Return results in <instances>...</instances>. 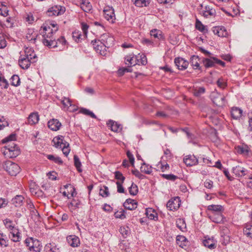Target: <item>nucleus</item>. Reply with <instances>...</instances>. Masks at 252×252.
<instances>
[{
  "mask_svg": "<svg viewBox=\"0 0 252 252\" xmlns=\"http://www.w3.org/2000/svg\"><path fill=\"white\" fill-rule=\"evenodd\" d=\"M16 139V135L11 134L8 137L2 140L3 143L9 142V144L5 146V150L3 151V154L9 158H14L18 156L20 153L18 147L12 141Z\"/></svg>",
  "mask_w": 252,
  "mask_h": 252,
  "instance_id": "1",
  "label": "nucleus"
},
{
  "mask_svg": "<svg viewBox=\"0 0 252 252\" xmlns=\"http://www.w3.org/2000/svg\"><path fill=\"white\" fill-rule=\"evenodd\" d=\"M101 41L103 42L97 40H92V44L95 50L100 55H103L105 54L106 47L108 48L113 44L114 39L105 34L101 36Z\"/></svg>",
  "mask_w": 252,
  "mask_h": 252,
  "instance_id": "2",
  "label": "nucleus"
},
{
  "mask_svg": "<svg viewBox=\"0 0 252 252\" xmlns=\"http://www.w3.org/2000/svg\"><path fill=\"white\" fill-rule=\"evenodd\" d=\"M42 43L49 48H56L60 47V50H62L64 48L66 44V41L63 36L58 38L57 40L53 38V36L50 38H45L42 39Z\"/></svg>",
  "mask_w": 252,
  "mask_h": 252,
  "instance_id": "3",
  "label": "nucleus"
},
{
  "mask_svg": "<svg viewBox=\"0 0 252 252\" xmlns=\"http://www.w3.org/2000/svg\"><path fill=\"white\" fill-rule=\"evenodd\" d=\"M53 142L54 143V145L56 148H61L63 154L67 156L69 152L70 149L69 148V143L65 141L64 137L62 135H60L55 137Z\"/></svg>",
  "mask_w": 252,
  "mask_h": 252,
  "instance_id": "4",
  "label": "nucleus"
},
{
  "mask_svg": "<svg viewBox=\"0 0 252 252\" xmlns=\"http://www.w3.org/2000/svg\"><path fill=\"white\" fill-rule=\"evenodd\" d=\"M42 28L44 31L43 38L52 37L53 33L58 30L57 24L54 21H51L49 23H46L43 25Z\"/></svg>",
  "mask_w": 252,
  "mask_h": 252,
  "instance_id": "5",
  "label": "nucleus"
},
{
  "mask_svg": "<svg viewBox=\"0 0 252 252\" xmlns=\"http://www.w3.org/2000/svg\"><path fill=\"white\" fill-rule=\"evenodd\" d=\"M2 166L11 176H16L21 170L20 167L17 164L10 160L4 162Z\"/></svg>",
  "mask_w": 252,
  "mask_h": 252,
  "instance_id": "6",
  "label": "nucleus"
},
{
  "mask_svg": "<svg viewBox=\"0 0 252 252\" xmlns=\"http://www.w3.org/2000/svg\"><path fill=\"white\" fill-rule=\"evenodd\" d=\"M25 243L30 251L40 252L42 247L40 242L32 237L27 238L25 240Z\"/></svg>",
  "mask_w": 252,
  "mask_h": 252,
  "instance_id": "7",
  "label": "nucleus"
},
{
  "mask_svg": "<svg viewBox=\"0 0 252 252\" xmlns=\"http://www.w3.org/2000/svg\"><path fill=\"white\" fill-rule=\"evenodd\" d=\"M209 58H203L202 63L206 68L215 67L216 64H218L222 67L225 66V63L214 57H209Z\"/></svg>",
  "mask_w": 252,
  "mask_h": 252,
  "instance_id": "8",
  "label": "nucleus"
},
{
  "mask_svg": "<svg viewBox=\"0 0 252 252\" xmlns=\"http://www.w3.org/2000/svg\"><path fill=\"white\" fill-rule=\"evenodd\" d=\"M210 97L213 103L218 106H222L226 103L224 95L217 91L212 92Z\"/></svg>",
  "mask_w": 252,
  "mask_h": 252,
  "instance_id": "9",
  "label": "nucleus"
},
{
  "mask_svg": "<svg viewBox=\"0 0 252 252\" xmlns=\"http://www.w3.org/2000/svg\"><path fill=\"white\" fill-rule=\"evenodd\" d=\"M104 17L106 20L114 23L116 20L114 9L112 6H106L103 9Z\"/></svg>",
  "mask_w": 252,
  "mask_h": 252,
  "instance_id": "10",
  "label": "nucleus"
},
{
  "mask_svg": "<svg viewBox=\"0 0 252 252\" xmlns=\"http://www.w3.org/2000/svg\"><path fill=\"white\" fill-rule=\"evenodd\" d=\"M65 8L60 5H55L48 9L46 14L49 16H58L63 14Z\"/></svg>",
  "mask_w": 252,
  "mask_h": 252,
  "instance_id": "11",
  "label": "nucleus"
},
{
  "mask_svg": "<svg viewBox=\"0 0 252 252\" xmlns=\"http://www.w3.org/2000/svg\"><path fill=\"white\" fill-rule=\"evenodd\" d=\"M36 62V61H33V60H31L30 58H28V57H26V56L21 55L19 60V64L22 68L27 69L30 67L31 63H35Z\"/></svg>",
  "mask_w": 252,
  "mask_h": 252,
  "instance_id": "12",
  "label": "nucleus"
},
{
  "mask_svg": "<svg viewBox=\"0 0 252 252\" xmlns=\"http://www.w3.org/2000/svg\"><path fill=\"white\" fill-rule=\"evenodd\" d=\"M232 172L238 177H242L246 175L248 177L250 175L249 171L240 165L233 167Z\"/></svg>",
  "mask_w": 252,
  "mask_h": 252,
  "instance_id": "13",
  "label": "nucleus"
},
{
  "mask_svg": "<svg viewBox=\"0 0 252 252\" xmlns=\"http://www.w3.org/2000/svg\"><path fill=\"white\" fill-rule=\"evenodd\" d=\"M179 198L177 197L169 200L166 204L167 208L170 211L177 210L180 206Z\"/></svg>",
  "mask_w": 252,
  "mask_h": 252,
  "instance_id": "14",
  "label": "nucleus"
},
{
  "mask_svg": "<svg viewBox=\"0 0 252 252\" xmlns=\"http://www.w3.org/2000/svg\"><path fill=\"white\" fill-rule=\"evenodd\" d=\"M174 63L179 70L186 69L189 65V62L184 59L181 57H177L174 59Z\"/></svg>",
  "mask_w": 252,
  "mask_h": 252,
  "instance_id": "15",
  "label": "nucleus"
},
{
  "mask_svg": "<svg viewBox=\"0 0 252 252\" xmlns=\"http://www.w3.org/2000/svg\"><path fill=\"white\" fill-rule=\"evenodd\" d=\"M203 245L211 250L214 249L217 246V241L213 237L210 238L208 236L204 237V239L202 241Z\"/></svg>",
  "mask_w": 252,
  "mask_h": 252,
  "instance_id": "16",
  "label": "nucleus"
},
{
  "mask_svg": "<svg viewBox=\"0 0 252 252\" xmlns=\"http://www.w3.org/2000/svg\"><path fill=\"white\" fill-rule=\"evenodd\" d=\"M62 103L63 104V108L65 110L73 112L77 110V109L75 108V105H73L72 104L71 99L68 97H64L62 100Z\"/></svg>",
  "mask_w": 252,
  "mask_h": 252,
  "instance_id": "17",
  "label": "nucleus"
},
{
  "mask_svg": "<svg viewBox=\"0 0 252 252\" xmlns=\"http://www.w3.org/2000/svg\"><path fill=\"white\" fill-rule=\"evenodd\" d=\"M215 34L220 37H227L228 35V32L224 27L217 26L213 28L212 30Z\"/></svg>",
  "mask_w": 252,
  "mask_h": 252,
  "instance_id": "18",
  "label": "nucleus"
},
{
  "mask_svg": "<svg viewBox=\"0 0 252 252\" xmlns=\"http://www.w3.org/2000/svg\"><path fill=\"white\" fill-rule=\"evenodd\" d=\"M200 13L205 18L214 17L216 13L215 9L211 8L209 6H206L204 9L200 11Z\"/></svg>",
  "mask_w": 252,
  "mask_h": 252,
  "instance_id": "19",
  "label": "nucleus"
},
{
  "mask_svg": "<svg viewBox=\"0 0 252 252\" xmlns=\"http://www.w3.org/2000/svg\"><path fill=\"white\" fill-rule=\"evenodd\" d=\"M184 162L187 166H192L196 165L198 160L194 155H189L184 158Z\"/></svg>",
  "mask_w": 252,
  "mask_h": 252,
  "instance_id": "20",
  "label": "nucleus"
},
{
  "mask_svg": "<svg viewBox=\"0 0 252 252\" xmlns=\"http://www.w3.org/2000/svg\"><path fill=\"white\" fill-rule=\"evenodd\" d=\"M123 206L126 209L133 210L137 208V202L134 199L128 198L124 203Z\"/></svg>",
  "mask_w": 252,
  "mask_h": 252,
  "instance_id": "21",
  "label": "nucleus"
},
{
  "mask_svg": "<svg viewBox=\"0 0 252 252\" xmlns=\"http://www.w3.org/2000/svg\"><path fill=\"white\" fill-rule=\"evenodd\" d=\"M66 241L69 245L72 247H77L80 244V239L76 235H69L66 237Z\"/></svg>",
  "mask_w": 252,
  "mask_h": 252,
  "instance_id": "22",
  "label": "nucleus"
},
{
  "mask_svg": "<svg viewBox=\"0 0 252 252\" xmlns=\"http://www.w3.org/2000/svg\"><path fill=\"white\" fill-rule=\"evenodd\" d=\"M61 126V123L57 119H53L48 122V127L53 131L59 130Z\"/></svg>",
  "mask_w": 252,
  "mask_h": 252,
  "instance_id": "23",
  "label": "nucleus"
},
{
  "mask_svg": "<svg viewBox=\"0 0 252 252\" xmlns=\"http://www.w3.org/2000/svg\"><path fill=\"white\" fill-rule=\"evenodd\" d=\"M107 125L108 126L111 127V129L113 131L119 132L122 130V125L113 120H109Z\"/></svg>",
  "mask_w": 252,
  "mask_h": 252,
  "instance_id": "24",
  "label": "nucleus"
},
{
  "mask_svg": "<svg viewBox=\"0 0 252 252\" xmlns=\"http://www.w3.org/2000/svg\"><path fill=\"white\" fill-rule=\"evenodd\" d=\"M231 116L233 119L239 120L243 114V110L237 107H233L231 109Z\"/></svg>",
  "mask_w": 252,
  "mask_h": 252,
  "instance_id": "25",
  "label": "nucleus"
},
{
  "mask_svg": "<svg viewBox=\"0 0 252 252\" xmlns=\"http://www.w3.org/2000/svg\"><path fill=\"white\" fill-rule=\"evenodd\" d=\"M24 55H22L28 57V58H30L31 60H33V61H37V56L32 48L31 47H26L24 50Z\"/></svg>",
  "mask_w": 252,
  "mask_h": 252,
  "instance_id": "26",
  "label": "nucleus"
},
{
  "mask_svg": "<svg viewBox=\"0 0 252 252\" xmlns=\"http://www.w3.org/2000/svg\"><path fill=\"white\" fill-rule=\"evenodd\" d=\"M37 33L33 29H28L27 34L26 38L32 43H34L37 37Z\"/></svg>",
  "mask_w": 252,
  "mask_h": 252,
  "instance_id": "27",
  "label": "nucleus"
},
{
  "mask_svg": "<svg viewBox=\"0 0 252 252\" xmlns=\"http://www.w3.org/2000/svg\"><path fill=\"white\" fill-rule=\"evenodd\" d=\"M39 120V116L37 112H33L30 114L28 119V124L33 125L37 124Z\"/></svg>",
  "mask_w": 252,
  "mask_h": 252,
  "instance_id": "28",
  "label": "nucleus"
},
{
  "mask_svg": "<svg viewBox=\"0 0 252 252\" xmlns=\"http://www.w3.org/2000/svg\"><path fill=\"white\" fill-rule=\"evenodd\" d=\"M24 197L21 195H17L11 200L12 204L15 207H19L23 205Z\"/></svg>",
  "mask_w": 252,
  "mask_h": 252,
  "instance_id": "29",
  "label": "nucleus"
},
{
  "mask_svg": "<svg viewBox=\"0 0 252 252\" xmlns=\"http://www.w3.org/2000/svg\"><path fill=\"white\" fill-rule=\"evenodd\" d=\"M80 7L85 12H89L92 9V4L88 0H82L80 3Z\"/></svg>",
  "mask_w": 252,
  "mask_h": 252,
  "instance_id": "30",
  "label": "nucleus"
},
{
  "mask_svg": "<svg viewBox=\"0 0 252 252\" xmlns=\"http://www.w3.org/2000/svg\"><path fill=\"white\" fill-rule=\"evenodd\" d=\"M134 55H129L125 58L126 64L128 66H134L137 64L136 59Z\"/></svg>",
  "mask_w": 252,
  "mask_h": 252,
  "instance_id": "31",
  "label": "nucleus"
},
{
  "mask_svg": "<svg viewBox=\"0 0 252 252\" xmlns=\"http://www.w3.org/2000/svg\"><path fill=\"white\" fill-rule=\"evenodd\" d=\"M199 58L198 56L193 55L190 58V63L194 69H198L201 70V67L199 63Z\"/></svg>",
  "mask_w": 252,
  "mask_h": 252,
  "instance_id": "32",
  "label": "nucleus"
},
{
  "mask_svg": "<svg viewBox=\"0 0 252 252\" xmlns=\"http://www.w3.org/2000/svg\"><path fill=\"white\" fill-rule=\"evenodd\" d=\"M45 252H60L59 248H57L55 243H49L44 247Z\"/></svg>",
  "mask_w": 252,
  "mask_h": 252,
  "instance_id": "33",
  "label": "nucleus"
},
{
  "mask_svg": "<svg viewBox=\"0 0 252 252\" xmlns=\"http://www.w3.org/2000/svg\"><path fill=\"white\" fill-rule=\"evenodd\" d=\"M208 210L216 214H220L223 210V208L220 205H211L208 206Z\"/></svg>",
  "mask_w": 252,
  "mask_h": 252,
  "instance_id": "34",
  "label": "nucleus"
},
{
  "mask_svg": "<svg viewBox=\"0 0 252 252\" xmlns=\"http://www.w3.org/2000/svg\"><path fill=\"white\" fill-rule=\"evenodd\" d=\"M152 169L153 168L152 166L144 162L142 163L140 167L141 172L144 173L146 174H151L152 172Z\"/></svg>",
  "mask_w": 252,
  "mask_h": 252,
  "instance_id": "35",
  "label": "nucleus"
},
{
  "mask_svg": "<svg viewBox=\"0 0 252 252\" xmlns=\"http://www.w3.org/2000/svg\"><path fill=\"white\" fill-rule=\"evenodd\" d=\"M133 3L137 7H146L150 3V0H131Z\"/></svg>",
  "mask_w": 252,
  "mask_h": 252,
  "instance_id": "36",
  "label": "nucleus"
},
{
  "mask_svg": "<svg viewBox=\"0 0 252 252\" xmlns=\"http://www.w3.org/2000/svg\"><path fill=\"white\" fill-rule=\"evenodd\" d=\"M147 217L150 220H156L158 219V215L156 212L152 208H148L146 210Z\"/></svg>",
  "mask_w": 252,
  "mask_h": 252,
  "instance_id": "37",
  "label": "nucleus"
},
{
  "mask_svg": "<svg viewBox=\"0 0 252 252\" xmlns=\"http://www.w3.org/2000/svg\"><path fill=\"white\" fill-rule=\"evenodd\" d=\"M187 242V238L182 235H178L176 237V243L181 248L186 246Z\"/></svg>",
  "mask_w": 252,
  "mask_h": 252,
  "instance_id": "38",
  "label": "nucleus"
},
{
  "mask_svg": "<svg viewBox=\"0 0 252 252\" xmlns=\"http://www.w3.org/2000/svg\"><path fill=\"white\" fill-rule=\"evenodd\" d=\"M213 221L217 223H221L223 222V220L224 218L221 214H215L212 217Z\"/></svg>",
  "mask_w": 252,
  "mask_h": 252,
  "instance_id": "39",
  "label": "nucleus"
},
{
  "mask_svg": "<svg viewBox=\"0 0 252 252\" xmlns=\"http://www.w3.org/2000/svg\"><path fill=\"white\" fill-rule=\"evenodd\" d=\"M135 58L137 62V64L146 65L147 63L146 57L143 54H138V56H135Z\"/></svg>",
  "mask_w": 252,
  "mask_h": 252,
  "instance_id": "40",
  "label": "nucleus"
},
{
  "mask_svg": "<svg viewBox=\"0 0 252 252\" xmlns=\"http://www.w3.org/2000/svg\"><path fill=\"white\" fill-rule=\"evenodd\" d=\"M10 232L12 238L11 240L15 242H19L20 239V233L17 229H14Z\"/></svg>",
  "mask_w": 252,
  "mask_h": 252,
  "instance_id": "41",
  "label": "nucleus"
},
{
  "mask_svg": "<svg viewBox=\"0 0 252 252\" xmlns=\"http://www.w3.org/2000/svg\"><path fill=\"white\" fill-rule=\"evenodd\" d=\"M195 28L200 32L206 33L208 32L207 29L202 23L198 19H196L195 23Z\"/></svg>",
  "mask_w": 252,
  "mask_h": 252,
  "instance_id": "42",
  "label": "nucleus"
},
{
  "mask_svg": "<svg viewBox=\"0 0 252 252\" xmlns=\"http://www.w3.org/2000/svg\"><path fill=\"white\" fill-rule=\"evenodd\" d=\"M151 36L160 39L162 38V32L157 29H153L150 31Z\"/></svg>",
  "mask_w": 252,
  "mask_h": 252,
  "instance_id": "43",
  "label": "nucleus"
},
{
  "mask_svg": "<svg viewBox=\"0 0 252 252\" xmlns=\"http://www.w3.org/2000/svg\"><path fill=\"white\" fill-rule=\"evenodd\" d=\"M119 231L124 238H126L130 234V229L128 226H124L120 228Z\"/></svg>",
  "mask_w": 252,
  "mask_h": 252,
  "instance_id": "44",
  "label": "nucleus"
},
{
  "mask_svg": "<svg viewBox=\"0 0 252 252\" xmlns=\"http://www.w3.org/2000/svg\"><path fill=\"white\" fill-rule=\"evenodd\" d=\"M110 194L108 188L106 186H103L99 189V195L103 197H108Z\"/></svg>",
  "mask_w": 252,
  "mask_h": 252,
  "instance_id": "45",
  "label": "nucleus"
},
{
  "mask_svg": "<svg viewBox=\"0 0 252 252\" xmlns=\"http://www.w3.org/2000/svg\"><path fill=\"white\" fill-rule=\"evenodd\" d=\"M11 85L15 87L18 86L20 83V79L17 75H13L10 78Z\"/></svg>",
  "mask_w": 252,
  "mask_h": 252,
  "instance_id": "46",
  "label": "nucleus"
},
{
  "mask_svg": "<svg viewBox=\"0 0 252 252\" xmlns=\"http://www.w3.org/2000/svg\"><path fill=\"white\" fill-rule=\"evenodd\" d=\"M128 191L130 195H136L138 191L137 186L133 183H132L130 187L128 188Z\"/></svg>",
  "mask_w": 252,
  "mask_h": 252,
  "instance_id": "47",
  "label": "nucleus"
},
{
  "mask_svg": "<svg viewBox=\"0 0 252 252\" xmlns=\"http://www.w3.org/2000/svg\"><path fill=\"white\" fill-rule=\"evenodd\" d=\"M72 37L73 39L76 42H79L81 41V40L84 38L83 37V35H82L81 33L79 32H74L72 33Z\"/></svg>",
  "mask_w": 252,
  "mask_h": 252,
  "instance_id": "48",
  "label": "nucleus"
},
{
  "mask_svg": "<svg viewBox=\"0 0 252 252\" xmlns=\"http://www.w3.org/2000/svg\"><path fill=\"white\" fill-rule=\"evenodd\" d=\"M47 158L52 161H53L55 163L61 164L63 163V161L61 158L59 157H56L52 155H48L47 156Z\"/></svg>",
  "mask_w": 252,
  "mask_h": 252,
  "instance_id": "49",
  "label": "nucleus"
},
{
  "mask_svg": "<svg viewBox=\"0 0 252 252\" xmlns=\"http://www.w3.org/2000/svg\"><path fill=\"white\" fill-rule=\"evenodd\" d=\"M80 112L84 115L90 116L91 117L93 118H96V116L93 112L90 111L89 110L86 108H82L80 110Z\"/></svg>",
  "mask_w": 252,
  "mask_h": 252,
  "instance_id": "50",
  "label": "nucleus"
},
{
  "mask_svg": "<svg viewBox=\"0 0 252 252\" xmlns=\"http://www.w3.org/2000/svg\"><path fill=\"white\" fill-rule=\"evenodd\" d=\"M3 223L6 228L10 230H12L15 229L14 225H13L12 221L9 219H6L3 220Z\"/></svg>",
  "mask_w": 252,
  "mask_h": 252,
  "instance_id": "51",
  "label": "nucleus"
},
{
  "mask_svg": "<svg viewBox=\"0 0 252 252\" xmlns=\"http://www.w3.org/2000/svg\"><path fill=\"white\" fill-rule=\"evenodd\" d=\"M73 158H74V165H75V167H76L77 170L80 172H81L82 171V169H81V163L80 161L79 158H78V157L77 156L74 155Z\"/></svg>",
  "mask_w": 252,
  "mask_h": 252,
  "instance_id": "52",
  "label": "nucleus"
},
{
  "mask_svg": "<svg viewBox=\"0 0 252 252\" xmlns=\"http://www.w3.org/2000/svg\"><path fill=\"white\" fill-rule=\"evenodd\" d=\"M115 178L120 181V182L124 183L125 180V177L123 176V174L119 171H115L114 172Z\"/></svg>",
  "mask_w": 252,
  "mask_h": 252,
  "instance_id": "53",
  "label": "nucleus"
},
{
  "mask_svg": "<svg viewBox=\"0 0 252 252\" xmlns=\"http://www.w3.org/2000/svg\"><path fill=\"white\" fill-rule=\"evenodd\" d=\"M237 151L238 153L243 155H247L249 152L248 148L243 146H238L237 147Z\"/></svg>",
  "mask_w": 252,
  "mask_h": 252,
  "instance_id": "54",
  "label": "nucleus"
},
{
  "mask_svg": "<svg viewBox=\"0 0 252 252\" xmlns=\"http://www.w3.org/2000/svg\"><path fill=\"white\" fill-rule=\"evenodd\" d=\"M244 233L247 237L252 238V225H247L244 229Z\"/></svg>",
  "mask_w": 252,
  "mask_h": 252,
  "instance_id": "55",
  "label": "nucleus"
},
{
  "mask_svg": "<svg viewBox=\"0 0 252 252\" xmlns=\"http://www.w3.org/2000/svg\"><path fill=\"white\" fill-rule=\"evenodd\" d=\"M7 45V42L4 35L0 32V49L4 48Z\"/></svg>",
  "mask_w": 252,
  "mask_h": 252,
  "instance_id": "56",
  "label": "nucleus"
},
{
  "mask_svg": "<svg viewBox=\"0 0 252 252\" xmlns=\"http://www.w3.org/2000/svg\"><path fill=\"white\" fill-rule=\"evenodd\" d=\"M0 86L4 89H7L8 86V83L3 75L0 76Z\"/></svg>",
  "mask_w": 252,
  "mask_h": 252,
  "instance_id": "57",
  "label": "nucleus"
},
{
  "mask_svg": "<svg viewBox=\"0 0 252 252\" xmlns=\"http://www.w3.org/2000/svg\"><path fill=\"white\" fill-rule=\"evenodd\" d=\"M9 124L6 119L3 117H0V130L2 129L5 126H8Z\"/></svg>",
  "mask_w": 252,
  "mask_h": 252,
  "instance_id": "58",
  "label": "nucleus"
},
{
  "mask_svg": "<svg viewBox=\"0 0 252 252\" xmlns=\"http://www.w3.org/2000/svg\"><path fill=\"white\" fill-rule=\"evenodd\" d=\"M123 183L120 182V181H117L116 182L117 192L119 193H125V190L123 186Z\"/></svg>",
  "mask_w": 252,
  "mask_h": 252,
  "instance_id": "59",
  "label": "nucleus"
},
{
  "mask_svg": "<svg viewBox=\"0 0 252 252\" xmlns=\"http://www.w3.org/2000/svg\"><path fill=\"white\" fill-rule=\"evenodd\" d=\"M205 89L204 87H200L197 89L194 90L193 92L194 95L196 96H199L205 93Z\"/></svg>",
  "mask_w": 252,
  "mask_h": 252,
  "instance_id": "60",
  "label": "nucleus"
},
{
  "mask_svg": "<svg viewBox=\"0 0 252 252\" xmlns=\"http://www.w3.org/2000/svg\"><path fill=\"white\" fill-rule=\"evenodd\" d=\"M177 226L181 230L183 231V228H186V223L185 221L183 220L179 219L176 222Z\"/></svg>",
  "mask_w": 252,
  "mask_h": 252,
  "instance_id": "61",
  "label": "nucleus"
},
{
  "mask_svg": "<svg viewBox=\"0 0 252 252\" xmlns=\"http://www.w3.org/2000/svg\"><path fill=\"white\" fill-rule=\"evenodd\" d=\"M30 187V190L31 193L32 194H36V189H37V187L35 185V183L34 182H31L29 186Z\"/></svg>",
  "mask_w": 252,
  "mask_h": 252,
  "instance_id": "62",
  "label": "nucleus"
},
{
  "mask_svg": "<svg viewBox=\"0 0 252 252\" xmlns=\"http://www.w3.org/2000/svg\"><path fill=\"white\" fill-rule=\"evenodd\" d=\"M114 216L116 218H119L121 219H125L126 218L125 211L122 210L120 212H117L115 213Z\"/></svg>",
  "mask_w": 252,
  "mask_h": 252,
  "instance_id": "63",
  "label": "nucleus"
},
{
  "mask_svg": "<svg viewBox=\"0 0 252 252\" xmlns=\"http://www.w3.org/2000/svg\"><path fill=\"white\" fill-rule=\"evenodd\" d=\"M81 28L83 32V37L86 38L87 37L89 26L86 23H82L81 24Z\"/></svg>",
  "mask_w": 252,
  "mask_h": 252,
  "instance_id": "64",
  "label": "nucleus"
}]
</instances>
